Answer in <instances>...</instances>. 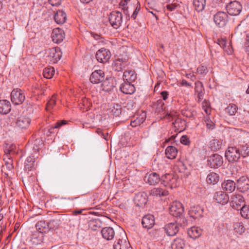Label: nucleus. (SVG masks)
Instances as JSON below:
<instances>
[{
	"mask_svg": "<svg viewBox=\"0 0 249 249\" xmlns=\"http://www.w3.org/2000/svg\"><path fill=\"white\" fill-rule=\"evenodd\" d=\"M161 183L166 187L170 188H176L178 186V179L173 174H166L161 178Z\"/></svg>",
	"mask_w": 249,
	"mask_h": 249,
	"instance_id": "1",
	"label": "nucleus"
},
{
	"mask_svg": "<svg viewBox=\"0 0 249 249\" xmlns=\"http://www.w3.org/2000/svg\"><path fill=\"white\" fill-rule=\"evenodd\" d=\"M227 13L231 16H237L241 12L242 6L240 2L234 0L231 1L226 6Z\"/></svg>",
	"mask_w": 249,
	"mask_h": 249,
	"instance_id": "2",
	"label": "nucleus"
},
{
	"mask_svg": "<svg viewBox=\"0 0 249 249\" xmlns=\"http://www.w3.org/2000/svg\"><path fill=\"white\" fill-rule=\"evenodd\" d=\"M25 99L24 92L20 89H14L11 93V100L15 105H19L23 103Z\"/></svg>",
	"mask_w": 249,
	"mask_h": 249,
	"instance_id": "3",
	"label": "nucleus"
},
{
	"mask_svg": "<svg viewBox=\"0 0 249 249\" xmlns=\"http://www.w3.org/2000/svg\"><path fill=\"white\" fill-rule=\"evenodd\" d=\"M123 16L119 11H113L110 13L109 16V21L111 26L114 29H118L120 27L122 22Z\"/></svg>",
	"mask_w": 249,
	"mask_h": 249,
	"instance_id": "4",
	"label": "nucleus"
},
{
	"mask_svg": "<svg viewBox=\"0 0 249 249\" xmlns=\"http://www.w3.org/2000/svg\"><path fill=\"white\" fill-rule=\"evenodd\" d=\"M225 157L230 162L237 161L240 157V150L236 147H229L225 152Z\"/></svg>",
	"mask_w": 249,
	"mask_h": 249,
	"instance_id": "5",
	"label": "nucleus"
},
{
	"mask_svg": "<svg viewBox=\"0 0 249 249\" xmlns=\"http://www.w3.org/2000/svg\"><path fill=\"white\" fill-rule=\"evenodd\" d=\"M229 16L226 12L219 11L213 16L215 24L220 28L225 26L228 21Z\"/></svg>",
	"mask_w": 249,
	"mask_h": 249,
	"instance_id": "6",
	"label": "nucleus"
},
{
	"mask_svg": "<svg viewBox=\"0 0 249 249\" xmlns=\"http://www.w3.org/2000/svg\"><path fill=\"white\" fill-rule=\"evenodd\" d=\"M46 54L50 61L53 63H56L62 56V52L58 47L48 49L46 52Z\"/></svg>",
	"mask_w": 249,
	"mask_h": 249,
	"instance_id": "7",
	"label": "nucleus"
},
{
	"mask_svg": "<svg viewBox=\"0 0 249 249\" xmlns=\"http://www.w3.org/2000/svg\"><path fill=\"white\" fill-rule=\"evenodd\" d=\"M169 210L170 214L177 218L182 215L184 212L182 204L178 201L173 202L170 206Z\"/></svg>",
	"mask_w": 249,
	"mask_h": 249,
	"instance_id": "8",
	"label": "nucleus"
},
{
	"mask_svg": "<svg viewBox=\"0 0 249 249\" xmlns=\"http://www.w3.org/2000/svg\"><path fill=\"white\" fill-rule=\"evenodd\" d=\"M208 165L211 168H218L223 163V159L221 156L215 154L208 157Z\"/></svg>",
	"mask_w": 249,
	"mask_h": 249,
	"instance_id": "9",
	"label": "nucleus"
},
{
	"mask_svg": "<svg viewBox=\"0 0 249 249\" xmlns=\"http://www.w3.org/2000/svg\"><path fill=\"white\" fill-rule=\"evenodd\" d=\"M111 56L110 51L104 48L99 49L96 53V58L100 63L107 62Z\"/></svg>",
	"mask_w": 249,
	"mask_h": 249,
	"instance_id": "10",
	"label": "nucleus"
},
{
	"mask_svg": "<svg viewBox=\"0 0 249 249\" xmlns=\"http://www.w3.org/2000/svg\"><path fill=\"white\" fill-rule=\"evenodd\" d=\"M160 180L159 175L155 172L147 173L144 177L145 182L150 185L157 184Z\"/></svg>",
	"mask_w": 249,
	"mask_h": 249,
	"instance_id": "11",
	"label": "nucleus"
},
{
	"mask_svg": "<svg viewBox=\"0 0 249 249\" xmlns=\"http://www.w3.org/2000/svg\"><path fill=\"white\" fill-rule=\"evenodd\" d=\"M105 79V73L101 70L94 71L90 75V81L93 84L102 82Z\"/></svg>",
	"mask_w": 249,
	"mask_h": 249,
	"instance_id": "12",
	"label": "nucleus"
},
{
	"mask_svg": "<svg viewBox=\"0 0 249 249\" xmlns=\"http://www.w3.org/2000/svg\"><path fill=\"white\" fill-rule=\"evenodd\" d=\"M156 108L155 110L158 113H161L163 112V115H165V117H166L167 119L170 120V118H171L173 120L174 118L173 116V114L172 112L169 113L168 112H166L165 110V106L164 102L161 100H159L157 101L156 104Z\"/></svg>",
	"mask_w": 249,
	"mask_h": 249,
	"instance_id": "13",
	"label": "nucleus"
},
{
	"mask_svg": "<svg viewBox=\"0 0 249 249\" xmlns=\"http://www.w3.org/2000/svg\"><path fill=\"white\" fill-rule=\"evenodd\" d=\"M245 205L244 197L242 195L236 194L231 197V205L233 208L239 210L240 207Z\"/></svg>",
	"mask_w": 249,
	"mask_h": 249,
	"instance_id": "14",
	"label": "nucleus"
},
{
	"mask_svg": "<svg viewBox=\"0 0 249 249\" xmlns=\"http://www.w3.org/2000/svg\"><path fill=\"white\" fill-rule=\"evenodd\" d=\"M164 231L166 234L170 236L177 234L179 230V226L176 222H172L167 224L164 227Z\"/></svg>",
	"mask_w": 249,
	"mask_h": 249,
	"instance_id": "15",
	"label": "nucleus"
},
{
	"mask_svg": "<svg viewBox=\"0 0 249 249\" xmlns=\"http://www.w3.org/2000/svg\"><path fill=\"white\" fill-rule=\"evenodd\" d=\"M236 185L240 191L246 192L249 189V179L245 176H242L237 180Z\"/></svg>",
	"mask_w": 249,
	"mask_h": 249,
	"instance_id": "16",
	"label": "nucleus"
},
{
	"mask_svg": "<svg viewBox=\"0 0 249 249\" xmlns=\"http://www.w3.org/2000/svg\"><path fill=\"white\" fill-rule=\"evenodd\" d=\"M51 37L54 42L56 43L61 42L65 37L64 32L59 28L54 29L52 31Z\"/></svg>",
	"mask_w": 249,
	"mask_h": 249,
	"instance_id": "17",
	"label": "nucleus"
},
{
	"mask_svg": "<svg viewBox=\"0 0 249 249\" xmlns=\"http://www.w3.org/2000/svg\"><path fill=\"white\" fill-rule=\"evenodd\" d=\"M44 234L37 231L33 232L31 236L30 242L33 246H36L43 243Z\"/></svg>",
	"mask_w": 249,
	"mask_h": 249,
	"instance_id": "18",
	"label": "nucleus"
},
{
	"mask_svg": "<svg viewBox=\"0 0 249 249\" xmlns=\"http://www.w3.org/2000/svg\"><path fill=\"white\" fill-rule=\"evenodd\" d=\"M134 201L136 205L139 207L144 206L147 201V195L144 192L137 193L134 197Z\"/></svg>",
	"mask_w": 249,
	"mask_h": 249,
	"instance_id": "19",
	"label": "nucleus"
},
{
	"mask_svg": "<svg viewBox=\"0 0 249 249\" xmlns=\"http://www.w3.org/2000/svg\"><path fill=\"white\" fill-rule=\"evenodd\" d=\"M31 123V119L30 118L21 115L18 118L16 121V125L21 129H26L30 125Z\"/></svg>",
	"mask_w": 249,
	"mask_h": 249,
	"instance_id": "20",
	"label": "nucleus"
},
{
	"mask_svg": "<svg viewBox=\"0 0 249 249\" xmlns=\"http://www.w3.org/2000/svg\"><path fill=\"white\" fill-rule=\"evenodd\" d=\"M214 199L217 203L223 205L228 202L229 197L226 192L218 191L214 194Z\"/></svg>",
	"mask_w": 249,
	"mask_h": 249,
	"instance_id": "21",
	"label": "nucleus"
},
{
	"mask_svg": "<svg viewBox=\"0 0 249 249\" xmlns=\"http://www.w3.org/2000/svg\"><path fill=\"white\" fill-rule=\"evenodd\" d=\"M142 224L144 228L150 229L155 224V218L153 215L147 214L142 217Z\"/></svg>",
	"mask_w": 249,
	"mask_h": 249,
	"instance_id": "22",
	"label": "nucleus"
},
{
	"mask_svg": "<svg viewBox=\"0 0 249 249\" xmlns=\"http://www.w3.org/2000/svg\"><path fill=\"white\" fill-rule=\"evenodd\" d=\"M121 91L126 94H132L135 91V88L134 85L132 84L128 81L124 82L120 87Z\"/></svg>",
	"mask_w": 249,
	"mask_h": 249,
	"instance_id": "23",
	"label": "nucleus"
},
{
	"mask_svg": "<svg viewBox=\"0 0 249 249\" xmlns=\"http://www.w3.org/2000/svg\"><path fill=\"white\" fill-rule=\"evenodd\" d=\"M102 82V89L105 91L109 92L113 90V89L115 87L114 79L113 78H107L105 80H104Z\"/></svg>",
	"mask_w": 249,
	"mask_h": 249,
	"instance_id": "24",
	"label": "nucleus"
},
{
	"mask_svg": "<svg viewBox=\"0 0 249 249\" xmlns=\"http://www.w3.org/2000/svg\"><path fill=\"white\" fill-rule=\"evenodd\" d=\"M236 185L235 182L231 179L224 180L221 184L223 190L228 193H231L234 191L236 188Z\"/></svg>",
	"mask_w": 249,
	"mask_h": 249,
	"instance_id": "25",
	"label": "nucleus"
},
{
	"mask_svg": "<svg viewBox=\"0 0 249 249\" xmlns=\"http://www.w3.org/2000/svg\"><path fill=\"white\" fill-rule=\"evenodd\" d=\"M101 233L104 239L107 240H110L113 238L115 232L113 228L107 227L102 229Z\"/></svg>",
	"mask_w": 249,
	"mask_h": 249,
	"instance_id": "26",
	"label": "nucleus"
},
{
	"mask_svg": "<svg viewBox=\"0 0 249 249\" xmlns=\"http://www.w3.org/2000/svg\"><path fill=\"white\" fill-rule=\"evenodd\" d=\"M114 249H132L130 244L125 239H119L113 245Z\"/></svg>",
	"mask_w": 249,
	"mask_h": 249,
	"instance_id": "27",
	"label": "nucleus"
},
{
	"mask_svg": "<svg viewBox=\"0 0 249 249\" xmlns=\"http://www.w3.org/2000/svg\"><path fill=\"white\" fill-rule=\"evenodd\" d=\"M203 213V209L198 206L191 207L189 212L190 216L194 219L201 217Z\"/></svg>",
	"mask_w": 249,
	"mask_h": 249,
	"instance_id": "28",
	"label": "nucleus"
},
{
	"mask_svg": "<svg viewBox=\"0 0 249 249\" xmlns=\"http://www.w3.org/2000/svg\"><path fill=\"white\" fill-rule=\"evenodd\" d=\"M36 227L37 230L36 231L43 234L50 231L48 222L44 220H41L37 222L36 225Z\"/></svg>",
	"mask_w": 249,
	"mask_h": 249,
	"instance_id": "29",
	"label": "nucleus"
},
{
	"mask_svg": "<svg viewBox=\"0 0 249 249\" xmlns=\"http://www.w3.org/2000/svg\"><path fill=\"white\" fill-rule=\"evenodd\" d=\"M172 124L175 127V130L179 132L183 131L185 128V121L181 118H176L175 121L172 123Z\"/></svg>",
	"mask_w": 249,
	"mask_h": 249,
	"instance_id": "30",
	"label": "nucleus"
},
{
	"mask_svg": "<svg viewBox=\"0 0 249 249\" xmlns=\"http://www.w3.org/2000/svg\"><path fill=\"white\" fill-rule=\"evenodd\" d=\"M10 103L5 100H0V113L6 114L11 110Z\"/></svg>",
	"mask_w": 249,
	"mask_h": 249,
	"instance_id": "31",
	"label": "nucleus"
},
{
	"mask_svg": "<svg viewBox=\"0 0 249 249\" xmlns=\"http://www.w3.org/2000/svg\"><path fill=\"white\" fill-rule=\"evenodd\" d=\"M54 19L58 24H63L67 19L66 14L62 10H58L54 15Z\"/></svg>",
	"mask_w": 249,
	"mask_h": 249,
	"instance_id": "32",
	"label": "nucleus"
},
{
	"mask_svg": "<svg viewBox=\"0 0 249 249\" xmlns=\"http://www.w3.org/2000/svg\"><path fill=\"white\" fill-rule=\"evenodd\" d=\"M61 220L60 217H57L51 219L48 222L49 230L55 231L58 229L61 224Z\"/></svg>",
	"mask_w": 249,
	"mask_h": 249,
	"instance_id": "33",
	"label": "nucleus"
},
{
	"mask_svg": "<svg viewBox=\"0 0 249 249\" xmlns=\"http://www.w3.org/2000/svg\"><path fill=\"white\" fill-rule=\"evenodd\" d=\"M188 234L190 238L196 239L201 235V230L198 227H193L188 230Z\"/></svg>",
	"mask_w": 249,
	"mask_h": 249,
	"instance_id": "34",
	"label": "nucleus"
},
{
	"mask_svg": "<svg viewBox=\"0 0 249 249\" xmlns=\"http://www.w3.org/2000/svg\"><path fill=\"white\" fill-rule=\"evenodd\" d=\"M178 153L177 148L173 146H168L165 150V155L169 159H175Z\"/></svg>",
	"mask_w": 249,
	"mask_h": 249,
	"instance_id": "35",
	"label": "nucleus"
},
{
	"mask_svg": "<svg viewBox=\"0 0 249 249\" xmlns=\"http://www.w3.org/2000/svg\"><path fill=\"white\" fill-rule=\"evenodd\" d=\"M146 113L142 112L141 115H138L137 117L133 121H131V125L132 127H136L141 125L145 120Z\"/></svg>",
	"mask_w": 249,
	"mask_h": 249,
	"instance_id": "36",
	"label": "nucleus"
},
{
	"mask_svg": "<svg viewBox=\"0 0 249 249\" xmlns=\"http://www.w3.org/2000/svg\"><path fill=\"white\" fill-rule=\"evenodd\" d=\"M102 225V222L99 219H93L89 222V227L92 231H96Z\"/></svg>",
	"mask_w": 249,
	"mask_h": 249,
	"instance_id": "37",
	"label": "nucleus"
},
{
	"mask_svg": "<svg viewBox=\"0 0 249 249\" xmlns=\"http://www.w3.org/2000/svg\"><path fill=\"white\" fill-rule=\"evenodd\" d=\"M185 241L181 238L175 239L171 245V249H183L185 247Z\"/></svg>",
	"mask_w": 249,
	"mask_h": 249,
	"instance_id": "38",
	"label": "nucleus"
},
{
	"mask_svg": "<svg viewBox=\"0 0 249 249\" xmlns=\"http://www.w3.org/2000/svg\"><path fill=\"white\" fill-rule=\"evenodd\" d=\"M150 195L156 196H164L168 195V191L161 188H154L151 190Z\"/></svg>",
	"mask_w": 249,
	"mask_h": 249,
	"instance_id": "39",
	"label": "nucleus"
},
{
	"mask_svg": "<svg viewBox=\"0 0 249 249\" xmlns=\"http://www.w3.org/2000/svg\"><path fill=\"white\" fill-rule=\"evenodd\" d=\"M193 5L196 11L202 12L206 6V0H194Z\"/></svg>",
	"mask_w": 249,
	"mask_h": 249,
	"instance_id": "40",
	"label": "nucleus"
},
{
	"mask_svg": "<svg viewBox=\"0 0 249 249\" xmlns=\"http://www.w3.org/2000/svg\"><path fill=\"white\" fill-rule=\"evenodd\" d=\"M219 175L214 172L209 174L206 178V181L210 184H215L219 181Z\"/></svg>",
	"mask_w": 249,
	"mask_h": 249,
	"instance_id": "41",
	"label": "nucleus"
},
{
	"mask_svg": "<svg viewBox=\"0 0 249 249\" xmlns=\"http://www.w3.org/2000/svg\"><path fill=\"white\" fill-rule=\"evenodd\" d=\"M123 76L126 81H134L137 78L136 72L133 70L125 71L124 73Z\"/></svg>",
	"mask_w": 249,
	"mask_h": 249,
	"instance_id": "42",
	"label": "nucleus"
},
{
	"mask_svg": "<svg viewBox=\"0 0 249 249\" xmlns=\"http://www.w3.org/2000/svg\"><path fill=\"white\" fill-rule=\"evenodd\" d=\"M125 66V62L121 59H117L113 63V68L115 71H121Z\"/></svg>",
	"mask_w": 249,
	"mask_h": 249,
	"instance_id": "43",
	"label": "nucleus"
},
{
	"mask_svg": "<svg viewBox=\"0 0 249 249\" xmlns=\"http://www.w3.org/2000/svg\"><path fill=\"white\" fill-rule=\"evenodd\" d=\"M35 161V158L34 156L28 157L25 162V169L31 170L34 166Z\"/></svg>",
	"mask_w": 249,
	"mask_h": 249,
	"instance_id": "44",
	"label": "nucleus"
},
{
	"mask_svg": "<svg viewBox=\"0 0 249 249\" xmlns=\"http://www.w3.org/2000/svg\"><path fill=\"white\" fill-rule=\"evenodd\" d=\"M110 110L112 114L116 116H118L121 114L122 107L118 104H114L110 107Z\"/></svg>",
	"mask_w": 249,
	"mask_h": 249,
	"instance_id": "45",
	"label": "nucleus"
},
{
	"mask_svg": "<svg viewBox=\"0 0 249 249\" xmlns=\"http://www.w3.org/2000/svg\"><path fill=\"white\" fill-rule=\"evenodd\" d=\"M222 144V142L221 141L217 139H213L211 141L210 147L212 150L216 151L221 148Z\"/></svg>",
	"mask_w": 249,
	"mask_h": 249,
	"instance_id": "46",
	"label": "nucleus"
},
{
	"mask_svg": "<svg viewBox=\"0 0 249 249\" xmlns=\"http://www.w3.org/2000/svg\"><path fill=\"white\" fill-rule=\"evenodd\" d=\"M54 72V69L53 67L46 68L43 71V76L46 78L50 79L53 77Z\"/></svg>",
	"mask_w": 249,
	"mask_h": 249,
	"instance_id": "47",
	"label": "nucleus"
},
{
	"mask_svg": "<svg viewBox=\"0 0 249 249\" xmlns=\"http://www.w3.org/2000/svg\"><path fill=\"white\" fill-rule=\"evenodd\" d=\"M240 156L245 158L249 155V146L246 143L245 145H240Z\"/></svg>",
	"mask_w": 249,
	"mask_h": 249,
	"instance_id": "48",
	"label": "nucleus"
},
{
	"mask_svg": "<svg viewBox=\"0 0 249 249\" xmlns=\"http://www.w3.org/2000/svg\"><path fill=\"white\" fill-rule=\"evenodd\" d=\"M237 107L234 104H230L226 108V111L229 113L230 115H234L237 111Z\"/></svg>",
	"mask_w": 249,
	"mask_h": 249,
	"instance_id": "49",
	"label": "nucleus"
},
{
	"mask_svg": "<svg viewBox=\"0 0 249 249\" xmlns=\"http://www.w3.org/2000/svg\"><path fill=\"white\" fill-rule=\"evenodd\" d=\"M234 230L235 232L241 234L245 232V228L243 224L240 222H237L233 225Z\"/></svg>",
	"mask_w": 249,
	"mask_h": 249,
	"instance_id": "50",
	"label": "nucleus"
},
{
	"mask_svg": "<svg viewBox=\"0 0 249 249\" xmlns=\"http://www.w3.org/2000/svg\"><path fill=\"white\" fill-rule=\"evenodd\" d=\"M125 107L128 110L132 111L133 112V111H136V103L133 99L128 100Z\"/></svg>",
	"mask_w": 249,
	"mask_h": 249,
	"instance_id": "51",
	"label": "nucleus"
},
{
	"mask_svg": "<svg viewBox=\"0 0 249 249\" xmlns=\"http://www.w3.org/2000/svg\"><path fill=\"white\" fill-rule=\"evenodd\" d=\"M240 213L242 217L246 218H249V206L243 205L240 208Z\"/></svg>",
	"mask_w": 249,
	"mask_h": 249,
	"instance_id": "52",
	"label": "nucleus"
},
{
	"mask_svg": "<svg viewBox=\"0 0 249 249\" xmlns=\"http://www.w3.org/2000/svg\"><path fill=\"white\" fill-rule=\"evenodd\" d=\"M176 223H178V225L180 227H184L187 225V220L183 216V214L180 216H178L177 218Z\"/></svg>",
	"mask_w": 249,
	"mask_h": 249,
	"instance_id": "53",
	"label": "nucleus"
},
{
	"mask_svg": "<svg viewBox=\"0 0 249 249\" xmlns=\"http://www.w3.org/2000/svg\"><path fill=\"white\" fill-rule=\"evenodd\" d=\"M208 71L207 67L202 65L199 66L196 70V72L202 76L206 75Z\"/></svg>",
	"mask_w": 249,
	"mask_h": 249,
	"instance_id": "54",
	"label": "nucleus"
},
{
	"mask_svg": "<svg viewBox=\"0 0 249 249\" xmlns=\"http://www.w3.org/2000/svg\"><path fill=\"white\" fill-rule=\"evenodd\" d=\"M195 89L196 93L203 92L204 89L202 83L200 81L196 82Z\"/></svg>",
	"mask_w": 249,
	"mask_h": 249,
	"instance_id": "55",
	"label": "nucleus"
},
{
	"mask_svg": "<svg viewBox=\"0 0 249 249\" xmlns=\"http://www.w3.org/2000/svg\"><path fill=\"white\" fill-rule=\"evenodd\" d=\"M56 101V95L54 94L53 95L52 97L50 100L48 102L46 106V109L49 110L52 108L53 106L55 104Z\"/></svg>",
	"mask_w": 249,
	"mask_h": 249,
	"instance_id": "56",
	"label": "nucleus"
},
{
	"mask_svg": "<svg viewBox=\"0 0 249 249\" xmlns=\"http://www.w3.org/2000/svg\"><path fill=\"white\" fill-rule=\"evenodd\" d=\"M202 107L206 114L210 113V103L206 100H204L202 103Z\"/></svg>",
	"mask_w": 249,
	"mask_h": 249,
	"instance_id": "57",
	"label": "nucleus"
},
{
	"mask_svg": "<svg viewBox=\"0 0 249 249\" xmlns=\"http://www.w3.org/2000/svg\"><path fill=\"white\" fill-rule=\"evenodd\" d=\"M67 121H66V120H62V121H58L55 124L54 126H52L49 130L52 133V130L53 129H54L55 128H59L60 126H61L62 125H64V124H67Z\"/></svg>",
	"mask_w": 249,
	"mask_h": 249,
	"instance_id": "58",
	"label": "nucleus"
},
{
	"mask_svg": "<svg viewBox=\"0 0 249 249\" xmlns=\"http://www.w3.org/2000/svg\"><path fill=\"white\" fill-rule=\"evenodd\" d=\"M43 142L42 141L39 140V139H36L35 141V143L34 145H36L35 146H34L33 149L34 150V152H37L39 151L40 147L39 146L41 145L42 144Z\"/></svg>",
	"mask_w": 249,
	"mask_h": 249,
	"instance_id": "59",
	"label": "nucleus"
},
{
	"mask_svg": "<svg viewBox=\"0 0 249 249\" xmlns=\"http://www.w3.org/2000/svg\"><path fill=\"white\" fill-rule=\"evenodd\" d=\"M5 166L9 171L13 169V161L10 158H8V161L5 162Z\"/></svg>",
	"mask_w": 249,
	"mask_h": 249,
	"instance_id": "60",
	"label": "nucleus"
},
{
	"mask_svg": "<svg viewBox=\"0 0 249 249\" xmlns=\"http://www.w3.org/2000/svg\"><path fill=\"white\" fill-rule=\"evenodd\" d=\"M180 142L185 145H188L190 143V141L188 137L186 135L182 136L180 139Z\"/></svg>",
	"mask_w": 249,
	"mask_h": 249,
	"instance_id": "61",
	"label": "nucleus"
},
{
	"mask_svg": "<svg viewBox=\"0 0 249 249\" xmlns=\"http://www.w3.org/2000/svg\"><path fill=\"white\" fill-rule=\"evenodd\" d=\"M140 4L138 3V5L137 6V7H136L134 11L133 12L132 15H131V18L133 19H135L137 16V15L139 13V12L140 11Z\"/></svg>",
	"mask_w": 249,
	"mask_h": 249,
	"instance_id": "62",
	"label": "nucleus"
},
{
	"mask_svg": "<svg viewBox=\"0 0 249 249\" xmlns=\"http://www.w3.org/2000/svg\"><path fill=\"white\" fill-rule=\"evenodd\" d=\"M217 44L223 49L227 45L226 40L224 38L218 39Z\"/></svg>",
	"mask_w": 249,
	"mask_h": 249,
	"instance_id": "63",
	"label": "nucleus"
},
{
	"mask_svg": "<svg viewBox=\"0 0 249 249\" xmlns=\"http://www.w3.org/2000/svg\"><path fill=\"white\" fill-rule=\"evenodd\" d=\"M223 50L225 52L227 53L228 54H231L232 53L233 50L231 47L230 45H226L224 48Z\"/></svg>",
	"mask_w": 249,
	"mask_h": 249,
	"instance_id": "64",
	"label": "nucleus"
}]
</instances>
